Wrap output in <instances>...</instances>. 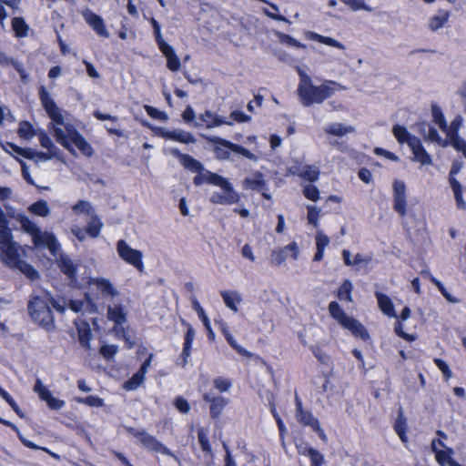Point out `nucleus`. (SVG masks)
Listing matches in <instances>:
<instances>
[{
    "label": "nucleus",
    "instance_id": "f257e3e1",
    "mask_svg": "<svg viewBox=\"0 0 466 466\" xmlns=\"http://www.w3.org/2000/svg\"><path fill=\"white\" fill-rule=\"evenodd\" d=\"M38 95L43 108L52 120L53 136L56 141L71 153L74 152L72 146L74 144L83 156L91 157L94 155L93 147L74 125H65L62 110L57 106L45 86H40Z\"/></svg>",
    "mask_w": 466,
    "mask_h": 466
},
{
    "label": "nucleus",
    "instance_id": "f03ea898",
    "mask_svg": "<svg viewBox=\"0 0 466 466\" xmlns=\"http://www.w3.org/2000/svg\"><path fill=\"white\" fill-rule=\"evenodd\" d=\"M52 309L60 313L66 309L48 291H44L42 295H31L27 302V312L32 321L47 332L56 329Z\"/></svg>",
    "mask_w": 466,
    "mask_h": 466
},
{
    "label": "nucleus",
    "instance_id": "7ed1b4c3",
    "mask_svg": "<svg viewBox=\"0 0 466 466\" xmlns=\"http://www.w3.org/2000/svg\"><path fill=\"white\" fill-rule=\"evenodd\" d=\"M299 83L297 92L303 106L320 104L335 93L336 82L328 81L320 86H314L310 76L304 71L299 69Z\"/></svg>",
    "mask_w": 466,
    "mask_h": 466
},
{
    "label": "nucleus",
    "instance_id": "20e7f679",
    "mask_svg": "<svg viewBox=\"0 0 466 466\" xmlns=\"http://www.w3.org/2000/svg\"><path fill=\"white\" fill-rule=\"evenodd\" d=\"M329 313L342 328L350 330L352 335L360 338L364 341L370 339V334L362 323L353 317H350L345 313L343 309L337 301H331L329 304Z\"/></svg>",
    "mask_w": 466,
    "mask_h": 466
},
{
    "label": "nucleus",
    "instance_id": "39448f33",
    "mask_svg": "<svg viewBox=\"0 0 466 466\" xmlns=\"http://www.w3.org/2000/svg\"><path fill=\"white\" fill-rule=\"evenodd\" d=\"M203 137L209 143L214 144L213 152L216 157L219 160L228 159L230 157V151L241 155L249 160L256 161L258 159L255 154L241 145L233 143L217 136H203Z\"/></svg>",
    "mask_w": 466,
    "mask_h": 466
},
{
    "label": "nucleus",
    "instance_id": "423d86ee",
    "mask_svg": "<svg viewBox=\"0 0 466 466\" xmlns=\"http://www.w3.org/2000/svg\"><path fill=\"white\" fill-rule=\"evenodd\" d=\"M128 434L136 438L147 450L161 453L163 455L172 456V451L159 441L155 436L150 435L145 430H138L134 427L127 429Z\"/></svg>",
    "mask_w": 466,
    "mask_h": 466
},
{
    "label": "nucleus",
    "instance_id": "0eeeda50",
    "mask_svg": "<svg viewBox=\"0 0 466 466\" xmlns=\"http://www.w3.org/2000/svg\"><path fill=\"white\" fill-rule=\"evenodd\" d=\"M116 251L123 261L131 265L139 272L144 270L142 251L131 248L125 239H119L116 242Z\"/></svg>",
    "mask_w": 466,
    "mask_h": 466
},
{
    "label": "nucleus",
    "instance_id": "6e6552de",
    "mask_svg": "<svg viewBox=\"0 0 466 466\" xmlns=\"http://www.w3.org/2000/svg\"><path fill=\"white\" fill-rule=\"evenodd\" d=\"M462 168V162L460 160H454L452 162L450 173H449V183L452 189L456 208L459 210H466V201L463 198V187L460 181L455 177L456 175Z\"/></svg>",
    "mask_w": 466,
    "mask_h": 466
},
{
    "label": "nucleus",
    "instance_id": "1a4fd4ad",
    "mask_svg": "<svg viewBox=\"0 0 466 466\" xmlns=\"http://www.w3.org/2000/svg\"><path fill=\"white\" fill-rule=\"evenodd\" d=\"M393 189V209L401 218L407 215V187L402 180L395 179L392 185Z\"/></svg>",
    "mask_w": 466,
    "mask_h": 466
},
{
    "label": "nucleus",
    "instance_id": "9d476101",
    "mask_svg": "<svg viewBox=\"0 0 466 466\" xmlns=\"http://www.w3.org/2000/svg\"><path fill=\"white\" fill-rule=\"evenodd\" d=\"M223 125L232 126L233 122L228 121L226 117L209 109H206L203 113H200L198 116V120L194 123L195 127L207 129L221 127Z\"/></svg>",
    "mask_w": 466,
    "mask_h": 466
},
{
    "label": "nucleus",
    "instance_id": "9b49d317",
    "mask_svg": "<svg viewBox=\"0 0 466 466\" xmlns=\"http://www.w3.org/2000/svg\"><path fill=\"white\" fill-rule=\"evenodd\" d=\"M242 185L244 189L258 191L261 193L264 199H271V195L268 193V187L262 172L255 171L251 177H246L243 180Z\"/></svg>",
    "mask_w": 466,
    "mask_h": 466
},
{
    "label": "nucleus",
    "instance_id": "f8f14e48",
    "mask_svg": "<svg viewBox=\"0 0 466 466\" xmlns=\"http://www.w3.org/2000/svg\"><path fill=\"white\" fill-rule=\"evenodd\" d=\"M288 252L294 260L298 258L299 248L296 241H292L283 248L273 249L270 253V263L274 266H280L287 259Z\"/></svg>",
    "mask_w": 466,
    "mask_h": 466
},
{
    "label": "nucleus",
    "instance_id": "ddd939ff",
    "mask_svg": "<svg viewBox=\"0 0 466 466\" xmlns=\"http://www.w3.org/2000/svg\"><path fill=\"white\" fill-rule=\"evenodd\" d=\"M221 188L223 189L224 193L213 192V194L210 196L209 201L212 204L233 205L239 202L240 196L235 190L232 184H229L228 187H222Z\"/></svg>",
    "mask_w": 466,
    "mask_h": 466
},
{
    "label": "nucleus",
    "instance_id": "4468645a",
    "mask_svg": "<svg viewBox=\"0 0 466 466\" xmlns=\"http://www.w3.org/2000/svg\"><path fill=\"white\" fill-rule=\"evenodd\" d=\"M0 258L6 266L12 268L22 260L19 247L15 242L0 247Z\"/></svg>",
    "mask_w": 466,
    "mask_h": 466
},
{
    "label": "nucleus",
    "instance_id": "2eb2a0df",
    "mask_svg": "<svg viewBox=\"0 0 466 466\" xmlns=\"http://www.w3.org/2000/svg\"><path fill=\"white\" fill-rule=\"evenodd\" d=\"M106 317L108 320L114 323V331L116 335L119 334L120 327L127 321V312L122 304H116L107 308Z\"/></svg>",
    "mask_w": 466,
    "mask_h": 466
},
{
    "label": "nucleus",
    "instance_id": "dca6fc26",
    "mask_svg": "<svg viewBox=\"0 0 466 466\" xmlns=\"http://www.w3.org/2000/svg\"><path fill=\"white\" fill-rule=\"evenodd\" d=\"M295 407H296V419L297 421L304 426L310 427L311 429L316 426L319 421L314 417L311 411L304 410L302 401L298 394L295 395Z\"/></svg>",
    "mask_w": 466,
    "mask_h": 466
},
{
    "label": "nucleus",
    "instance_id": "f3484780",
    "mask_svg": "<svg viewBox=\"0 0 466 466\" xmlns=\"http://www.w3.org/2000/svg\"><path fill=\"white\" fill-rule=\"evenodd\" d=\"M296 449L299 455L308 457L310 461V466H323L325 462V459L323 454L310 447L306 441H300L299 443H296Z\"/></svg>",
    "mask_w": 466,
    "mask_h": 466
},
{
    "label": "nucleus",
    "instance_id": "a211bd4d",
    "mask_svg": "<svg viewBox=\"0 0 466 466\" xmlns=\"http://www.w3.org/2000/svg\"><path fill=\"white\" fill-rule=\"evenodd\" d=\"M202 399L209 403V415L211 419L217 420L222 414L228 400L222 396H211L209 393H204Z\"/></svg>",
    "mask_w": 466,
    "mask_h": 466
},
{
    "label": "nucleus",
    "instance_id": "6ab92c4d",
    "mask_svg": "<svg viewBox=\"0 0 466 466\" xmlns=\"http://www.w3.org/2000/svg\"><path fill=\"white\" fill-rule=\"evenodd\" d=\"M181 323L184 327L187 328L184 336L183 349L180 355V359L182 360L181 365L185 367L187 364V360L191 355L192 344L195 339V329L192 327V325L189 322L186 321L185 319H182Z\"/></svg>",
    "mask_w": 466,
    "mask_h": 466
},
{
    "label": "nucleus",
    "instance_id": "aec40b11",
    "mask_svg": "<svg viewBox=\"0 0 466 466\" xmlns=\"http://www.w3.org/2000/svg\"><path fill=\"white\" fill-rule=\"evenodd\" d=\"M84 18L86 24L99 35L105 38L109 37V33L106 29L103 18L92 11L84 13Z\"/></svg>",
    "mask_w": 466,
    "mask_h": 466
},
{
    "label": "nucleus",
    "instance_id": "412c9836",
    "mask_svg": "<svg viewBox=\"0 0 466 466\" xmlns=\"http://www.w3.org/2000/svg\"><path fill=\"white\" fill-rule=\"evenodd\" d=\"M159 51L167 59V67L171 72H177L181 67L180 59L174 48L167 42L157 46Z\"/></svg>",
    "mask_w": 466,
    "mask_h": 466
},
{
    "label": "nucleus",
    "instance_id": "4be33fe9",
    "mask_svg": "<svg viewBox=\"0 0 466 466\" xmlns=\"http://www.w3.org/2000/svg\"><path fill=\"white\" fill-rule=\"evenodd\" d=\"M171 154L178 158L184 168L197 173H201L204 170V167L201 162L194 158L192 156L181 153L177 148L171 149Z\"/></svg>",
    "mask_w": 466,
    "mask_h": 466
},
{
    "label": "nucleus",
    "instance_id": "5701e85b",
    "mask_svg": "<svg viewBox=\"0 0 466 466\" xmlns=\"http://www.w3.org/2000/svg\"><path fill=\"white\" fill-rule=\"evenodd\" d=\"M157 134L160 135L164 138H167L176 142L183 143V144H191L196 142L195 137L187 131L183 130H172L167 131L162 127L157 128Z\"/></svg>",
    "mask_w": 466,
    "mask_h": 466
},
{
    "label": "nucleus",
    "instance_id": "b1692460",
    "mask_svg": "<svg viewBox=\"0 0 466 466\" xmlns=\"http://www.w3.org/2000/svg\"><path fill=\"white\" fill-rule=\"evenodd\" d=\"M218 325H219L218 326L219 330L225 337L227 342L230 345V347L234 350H236L239 355L247 357V358H251L253 356L250 351L247 350L245 348H243L237 342V340L234 339L233 335L229 331L228 325L224 321H222V320L219 321Z\"/></svg>",
    "mask_w": 466,
    "mask_h": 466
},
{
    "label": "nucleus",
    "instance_id": "393cba45",
    "mask_svg": "<svg viewBox=\"0 0 466 466\" xmlns=\"http://www.w3.org/2000/svg\"><path fill=\"white\" fill-rule=\"evenodd\" d=\"M218 325H219L218 326L219 330L225 337L227 342L230 345V347L234 350H236L239 355L247 357V358H251L253 356L250 351L247 350L245 348H243L237 342V340L234 339L233 335L229 331L228 325L224 321H222V320L219 321Z\"/></svg>",
    "mask_w": 466,
    "mask_h": 466
},
{
    "label": "nucleus",
    "instance_id": "a878e982",
    "mask_svg": "<svg viewBox=\"0 0 466 466\" xmlns=\"http://www.w3.org/2000/svg\"><path fill=\"white\" fill-rule=\"evenodd\" d=\"M375 297L378 301L379 309L384 315H386L390 318L397 317L394 304H393L391 299L388 295H386L382 292H380V291H376Z\"/></svg>",
    "mask_w": 466,
    "mask_h": 466
},
{
    "label": "nucleus",
    "instance_id": "bb28decb",
    "mask_svg": "<svg viewBox=\"0 0 466 466\" xmlns=\"http://www.w3.org/2000/svg\"><path fill=\"white\" fill-rule=\"evenodd\" d=\"M410 148L414 156V160L420 162L422 166L431 165L432 158L431 155L424 148L420 138L410 145Z\"/></svg>",
    "mask_w": 466,
    "mask_h": 466
},
{
    "label": "nucleus",
    "instance_id": "cd10ccee",
    "mask_svg": "<svg viewBox=\"0 0 466 466\" xmlns=\"http://www.w3.org/2000/svg\"><path fill=\"white\" fill-rule=\"evenodd\" d=\"M393 429H394V431L399 436V438L400 439V441L403 443H407L408 442V436H407L408 422H407L406 417L404 416L402 409H400L398 411V416L394 421Z\"/></svg>",
    "mask_w": 466,
    "mask_h": 466
},
{
    "label": "nucleus",
    "instance_id": "c85d7f7f",
    "mask_svg": "<svg viewBox=\"0 0 466 466\" xmlns=\"http://www.w3.org/2000/svg\"><path fill=\"white\" fill-rule=\"evenodd\" d=\"M0 424L5 426V427H8L10 429H12L13 431H15L16 433H17V437L19 439V441L22 442V444L28 448V449H31V450H35V451H38V450H41V451H44L46 452H50L49 450L47 448H45V447H41L37 444H35V442L27 440L26 438H25L19 431L18 428L16 425H15L14 423H12L11 421L7 420H5L3 418L0 417Z\"/></svg>",
    "mask_w": 466,
    "mask_h": 466
},
{
    "label": "nucleus",
    "instance_id": "c756f323",
    "mask_svg": "<svg viewBox=\"0 0 466 466\" xmlns=\"http://www.w3.org/2000/svg\"><path fill=\"white\" fill-rule=\"evenodd\" d=\"M393 135L400 144L406 143L409 147L413 144L418 137L411 135L404 126L395 125L392 128Z\"/></svg>",
    "mask_w": 466,
    "mask_h": 466
},
{
    "label": "nucleus",
    "instance_id": "7c9ffc66",
    "mask_svg": "<svg viewBox=\"0 0 466 466\" xmlns=\"http://www.w3.org/2000/svg\"><path fill=\"white\" fill-rule=\"evenodd\" d=\"M19 221L21 223L23 229L25 232H28L33 235L34 244L35 246L40 245L42 237L40 229L36 226V224L33 222L31 219H29L26 216H21Z\"/></svg>",
    "mask_w": 466,
    "mask_h": 466
},
{
    "label": "nucleus",
    "instance_id": "2f4dec72",
    "mask_svg": "<svg viewBox=\"0 0 466 466\" xmlns=\"http://www.w3.org/2000/svg\"><path fill=\"white\" fill-rule=\"evenodd\" d=\"M316 241V252L313 257L314 262H319L324 258V252L328 245L329 244V238L322 233L321 231H318L315 237Z\"/></svg>",
    "mask_w": 466,
    "mask_h": 466
},
{
    "label": "nucleus",
    "instance_id": "473e14b6",
    "mask_svg": "<svg viewBox=\"0 0 466 466\" xmlns=\"http://www.w3.org/2000/svg\"><path fill=\"white\" fill-rule=\"evenodd\" d=\"M59 268L69 279L76 280L77 279V266L67 256L61 257L59 261Z\"/></svg>",
    "mask_w": 466,
    "mask_h": 466
},
{
    "label": "nucleus",
    "instance_id": "72a5a7b5",
    "mask_svg": "<svg viewBox=\"0 0 466 466\" xmlns=\"http://www.w3.org/2000/svg\"><path fill=\"white\" fill-rule=\"evenodd\" d=\"M91 284L95 285L96 289L104 295L109 297H115L117 295V291L113 284L107 279L95 278L90 281Z\"/></svg>",
    "mask_w": 466,
    "mask_h": 466
},
{
    "label": "nucleus",
    "instance_id": "f704fd0d",
    "mask_svg": "<svg viewBox=\"0 0 466 466\" xmlns=\"http://www.w3.org/2000/svg\"><path fill=\"white\" fill-rule=\"evenodd\" d=\"M103 222L97 214H92L90 220L85 227V232L92 238H96L102 230Z\"/></svg>",
    "mask_w": 466,
    "mask_h": 466
},
{
    "label": "nucleus",
    "instance_id": "c9c22d12",
    "mask_svg": "<svg viewBox=\"0 0 466 466\" xmlns=\"http://www.w3.org/2000/svg\"><path fill=\"white\" fill-rule=\"evenodd\" d=\"M220 296L229 309L235 313L238 311V304L241 302L242 299L237 291L221 290Z\"/></svg>",
    "mask_w": 466,
    "mask_h": 466
},
{
    "label": "nucleus",
    "instance_id": "e433bc0d",
    "mask_svg": "<svg viewBox=\"0 0 466 466\" xmlns=\"http://www.w3.org/2000/svg\"><path fill=\"white\" fill-rule=\"evenodd\" d=\"M78 341L80 345L86 349H90V340L92 339V330L86 321H83L77 326Z\"/></svg>",
    "mask_w": 466,
    "mask_h": 466
},
{
    "label": "nucleus",
    "instance_id": "4c0bfd02",
    "mask_svg": "<svg viewBox=\"0 0 466 466\" xmlns=\"http://www.w3.org/2000/svg\"><path fill=\"white\" fill-rule=\"evenodd\" d=\"M12 29L18 38L27 36L29 26L23 17H14L11 21Z\"/></svg>",
    "mask_w": 466,
    "mask_h": 466
},
{
    "label": "nucleus",
    "instance_id": "58836bf2",
    "mask_svg": "<svg viewBox=\"0 0 466 466\" xmlns=\"http://www.w3.org/2000/svg\"><path fill=\"white\" fill-rule=\"evenodd\" d=\"M450 12L440 10L439 15H433L429 21V27L431 31H437L441 28L449 20Z\"/></svg>",
    "mask_w": 466,
    "mask_h": 466
},
{
    "label": "nucleus",
    "instance_id": "ea45409f",
    "mask_svg": "<svg viewBox=\"0 0 466 466\" xmlns=\"http://www.w3.org/2000/svg\"><path fill=\"white\" fill-rule=\"evenodd\" d=\"M431 116L432 121L436 124L442 131H447V121L442 109L436 103H431Z\"/></svg>",
    "mask_w": 466,
    "mask_h": 466
},
{
    "label": "nucleus",
    "instance_id": "a19ab883",
    "mask_svg": "<svg viewBox=\"0 0 466 466\" xmlns=\"http://www.w3.org/2000/svg\"><path fill=\"white\" fill-rule=\"evenodd\" d=\"M352 289H353L352 283L349 279L344 280L338 289V292H337L338 299L340 301L345 300L347 302H352L353 301L352 295H351Z\"/></svg>",
    "mask_w": 466,
    "mask_h": 466
},
{
    "label": "nucleus",
    "instance_id": "79ce46f5",
    "mask_svg": "<svg viewBox=\"0 0 466 466\" xmlns=\"http://www.w3.org/2000/svg\"><path fill=\"white\" fill-rule=\"evenodd\" d=\"M28 210L36 216L46 217L50 213V208L47 202L44 199H39L30 205Z\"/></svg>",
    "mask_w": 466,
    "mask_h": 466
},
{
    "label": "nucleus",
    "instance_id": "37998d69",
    "mask_svg": "<svg viewBox=\"0 0 466 466\" xmlns=\"http://www.w3.org/2000/svg\"><path fill=\"white\" fill-rule=\"evenodd\" d=\"M327 134L342 137L348 133H351L354 131V128L350 126L346 127L340 123H332L325 129Z\"/></svg>",
    "mask_w": 466,
    "mask_h": 466
},
{
    "label": "nucleus",
    "instance_id": "c03bdc74",
    "mask_svg": "<svg viewBox=\"0 0 466 466\" xmlns=\"http://www.w3.org/2000/svg\"><path fill=\"white\" fill-rule=\"evenodd\" d=\"M198 443L200 445L201 451L205 454H212V447L209 442L208 431L204 428H198Z\"/></svg>",
    "mask_w": 466,
    "mask_h": 466
},
{
    "label": "nucleus",
    "instance_id": "a18cd8bd",
    "mask_svg": "<svg viewBox=\"0 0 466 466\" xmlns=\"http://www.w3.org/2000/svg\"><path fill=\"white\" fill-rule=\"evenodd\" d=\"M15 242L13 240V235L11 228H9V221L0 222V247Z\"/></svg>",
    "mask_w": 466,
    "mask_h": 466
},
{
    "label": "nucleus",
    "instance_id": "49530a36",
    "mask_svg": "<svg viewBox=\"0 0 466 466\" xmlns=\"http://www.w3.org/2000/svg\"><path fill=\"white\" fill-rule=\"evenodd\" d=\"M72 210L76 215L86 214L91 216L92 214H96L93 206L86 200L77 201L72 206Z\"/></svg>",
    "mask_w": 466,
    "mask_h": 466
},
{
    "label": "nucleus",
    "instance_id": "de8ad7c7",
    "mask_svg": "<svg viewBox=\"0 0 466 466\" xmlns=\"http://www.w3.org/2000/svg\"><path fill=\"white\" fill-rule=\"evenodd\" d=\"M206 183L218 186L219 187H228V185L231 184L226 177L208 170L206 171Z\"/></svg>",
    "mask_w": 466,
    "mask_h": 466
},
{
    "label": "nucleus",
    "instance_id": "09e8293b",
    "mask_svg": "<svg viewBox=\"0 0 466 466\" xmlns=\"http://www.w3.org/2000/svg\"><path fill=\"white\" fill-rule=\"evenodd\" d=\"M14 268L19 269L26 278L35 280L39 278L38 271L29 263L21 260Z\"/></svg>",
    "mask_w": 466,
    "mask_h": 466
},
{
    "label": "nucleus",
    "instance_id": "8fccbe9b",
    "mask_svg": "<svg viewBox=\"0 0 466 466\" xmlns=\"http://www.w3.org/2000/svg\"><path fill=\"white\" fill-rule=\"evenodd\" d=\"M310 38L314 41H317L319 43H321V44H324V45H327L329 46H332V47H336V48H339V49H343L344 48V46L339 42L338 40L332 38V37H329V36H324V35H321L318 33H314V32H311L310 33Z\"/></svg>",
    "mask_w": 466,
    "mask_h": 466
},
{
    "label": "nucleus",
    "instance_id": "3c124183",
    "mask_svg": "<svg viewBox=\"0 0 466 466\" xmlns=\"http://www.w3.org/2000/svg\"><path fill=\"white\" fill-rule=\"evenodd\" d=\"M17 133L21 138L31 139L35 135V129L30 122L22 121L19 124Z\"/></svg>",
    "mask_w": 466,
    "mask_h": 466
},
{
    "label": "nucleus",
    "instance_id": "603ef678",
    "mask_svg": "<svg viewBox=\"0 0 466 466\" xmlns=\"http://www.w3.org/2000/svg\"><path fill=\"white\" fill-rule=\"evenodd\" d=\"M144 380L145 375L137 371L131 378L125 381L123 387L126 390H135L143 383Z\"/></svg>",
    "mask_w": 466,
    "mask_h": 466
},
{
    "label": "nucleus",
    "instance_id": "864d4df0",
    "mask_svg": "<svg viewBox=\"0 0 466 466\" xmlns=\"http://www.w3.org/2000/svg\"><path fill=\"white\" fill-rule=\"evenodd\" d=\"M75 400L77 403L85 404L89 407H102L104 406V400L98 396L89 395L86 397H76Z\"/></svg>",
    "mask_w": 466,
    "mask_h": 466
},
{
    "label": "nucleus",
    "instance_id": "5fc2aeb1",
    "mask_svg": "<svg viewBox=\"0 0 466 466\" xmlns=\"http://www.w3.org/2000/svg\"><path fill=\"white\" fill-rule=\"evenodd\" d=\"M430 279L431 281L438 288L439 291L441 293V295L445 298V299L451 303H458L459 302V299L455 297H453L448 290L447 289L444 287V285L441 283V281H440L439 279H437L436 278H434L433 276H431L430 273Z\"/></svg>",
    "mask_w": 466,
    "mask_h": 466
},
{
    "label": "nucleus",
    "instance_id": "6e6d98bb",
    "mask_svg": "<svg viewBox=\"0 0 466 466\" xmlns=\"http://www.w3.org/2000/svg\"><path fill=\"white\" fill-rule=\"evenodd\" d=\"M277 36H278L279 40L280 41V43H282V44H285V45H288L289 46H293L296 48H305L306 47V46L304 44H302L301 42H299V40H297L296 38H294L293 36H291L288 34L279 32V33H277Z\"/></svg>",
    "mask_w": 466,
    "mask_h": 466
},
{
    "label": "nucleus",
    "instance_id": "4d7b16f0",
    "mask_svg": "<svg viewBox=\"0 0 466 466\" xmlns=\"http://www.w3.org/2000/svg\"><path fill=\"white\" fill-rule=\"evenodd\" d=\"M424 138L431 142H436L441 147H447L449 145V141L442 139L438 130L432 126H429L428 135L424 136Z\"/></svg>",
    "mask_w": 466,
    "mask_h": 466
},
{
    "label": "nucleus",
    "instance_id": "13d9d810",
    "mask_svg": "<svg viewBox=\"0 0 466 466\" xmlns=\"http://www.w3.org/2000/svg\"><path fill=\"white\" fill-rule=\"evenodd\" d=\"M0 396L3 400H5L9 405L10 407L14 410V411L20 417V418H23L24 417V414L21 410V409L19 408L18 404L16 403V401L14 400V398L5 390L3 389L1 386H0Z\"/></svg>",
    "mask_w": 466,
    "mask_h": 466
},
{
    "label": "nucleus",
    "instance_id": "bf43d9fd",
    "mask_svg": "<svg viewBox=\"0 0 466 466\" xmlns=\"http://www.w3.org/2000/svg\"><path fill=\"white\" fill-rule=\"evenodd\" d=\"M0 396L3 400H5L9 405L10 407L14 410V411L20 417V418H23L24 417V414L21 410V409L19 408L18 404L16 403V401L14 400V398L5 390L3 389L1 386H0Z\"/></svg>",
    "mask_w": 466,
    "mask_h": 466
},
{
    "label": "nucleus",
    "instance_id": "052dcab7",
    "mask_svg": "<svg viewBox=\"0 0 466 466\" xmlns=\"http://www.w3.org/2000/svg\"><path fill=\"white\" fill-rule=\"evenodd\" d=\"M0 396L3 400H5L9 405L10 407L14 410V411L20 417V418H23L24 417V414L21 410V409L19 408L18 404L16 403V401L14 400V398L5 390L3 389L1 386H0Z\"/></svg>",
    "mask_w": 466,
    "mask_h": 466
},
{
    "label": "nucleus",
    "instance_id": "680f3d73",
    "mask_svg": "<svg viewBox=\"0 0 466 466\" xmlns=\"http://www.w3.org/2000/svg\"><path fill=\"white\" fill-rule=\"evenodd\" d=\"M214 388L219 392H227L232 387V380L225 377H217L213 380Z\"/></svg>",
    "mask_w": 466,
    "mask_h": 466
},
{
    "label": "nucleus",
    "instance_id": "e2e57ef3",
    "mask_svg": "<svg viewBox=\"0 0 466 466\" xmlns=\"http://www.w3.org/2000/svg\"><path fill=\"white\" fill-rule=\"evenodd\" d=\"M147 114L153 119H157L162 122H166L168 120V116L166 112L161 111L152 106L146 105L144 106Z\"/></svg>",
    "mask_w": 466,
    "mask_h": 466
},
{
    "label": "nucleus",
    "instance_id": "0e129e2a",
    "mask_svg": "<svg viewBox=\"0 0 466 466\" xmlns=\"http://www.w3.org/2000/svg\"><path fill=\"white\" fill-rule=\"evenodd\" d=\"M299 176L309 182H315L319 177V171L317 168H313L311 166H305Z\"/></svg>",
    "mask_w": 466,
    "mask_h": 466
},
{
    "label": "nucleus",
    "instance_id": "69168bd1",
    "mask_svg": "<svg viewBox=\"0 0 466 466\" xmlns=\"http://www.w3.org/2000/svg\"><path fill=\"white\" fill-rule=\"evenodd\" d=\"M462 124V118L461 116H457L451 122V125H447V138L459 137V130Z\"/></svg>",
    "mask_w": 466,
    "mask_h": 466
},
{
    "label": "nucleus",
    "instance_id": "338daca9",
    "mask_svg": "<svg viewBox=\"0 0 466 466\" xmlns=\"http://www.w3.org/2000/svg\"><path fill=\"white\" fill-rule=\"evenodd\" d=\"M449 141V145H451L454 149L458 152H461L463 157L466 158V141L459 137L446 138Z\"/></svg>",
    "mask_w": 466,
    "mask_h": 466
},
{
    "label": "nucleus",
    "instance_id": "774afa93",
    "mask_svg": "<svg viewBox=\"0 0 466 466\" xmlns=\"http://www.w3.org/2000/svg\"><path fill=\"white\" fill-rule=\"evenodd\" d=\"M309 350L314 357L322 364H327L329 360V356L323 350L319 345H311Z\"/></svg>",
    "mask_w": 466,
    "mask_h": 466
}]
</instances>
